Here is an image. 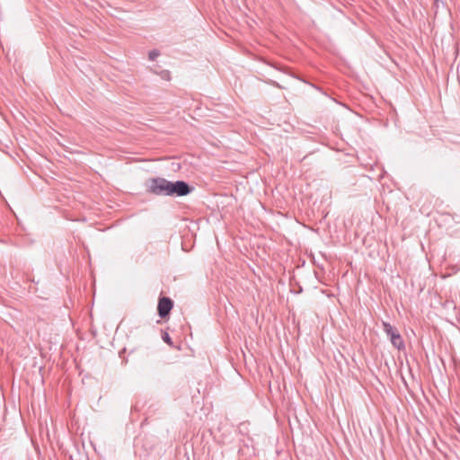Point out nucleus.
Returning a JSON list of instances; mask_svg holds the SVG:
<instances>
[{
	"label": "nucleus",
	"mask_w": 460,
	"mask_h": 460,
	"mask_svg": "<svg viewBox=\"0 0 460 460\" xmlns=\"http://www.w3.org/2000/svg\"><path fill=\"white\" fill-rule=\"evenodd\" d=\"M383 330L390 338L391 343L394 348L399 350L405 348L404 341L395 327L392 326L389 323L383 322Z\"/></svg>",
	"instance_id": "2"
},
{
	"label": "nucleus",
	"mask_w": 460,
	"mask_h": 460,
	"mask_svg": "<svg viewBox=\"0 0 460 460\" xmlns=\"http://www.w3.org/2000/svg\"><path fill=\"white\" fill-rule=\"evenodd\" d=\"M169 195L168 196H176V197H182L186 196L192 192L194 190V187L190 186L189 183H187L184 181H170L169 185Z\"/></svg>",
	"instance_id": "3"
},
{
	"label": "nucleus",
	"mask_w": 460,
	"mask_h": 460,
	"mask_svg": "<svg viewBox=\"0 0 460 460\" xmlns=\"http://www.w3.org/2000/svg\"><path fill=\"white\" fill-rule=\"evenodd\" d=\"M159 55H160L159 50L153 49V50L149 51L148 58L150 60H155Z\"/></svg>",
	"instance_id": "6"
},
{
	"label": "nucleus",
	"mask_w": 460,
	"mask_h": 460,
	"mask_svg": "<svg viewBox=\"0 0 460 460\" xmlns=\"http://www.w3.org/2000/svg\"><path fill=\"white\" fill-rule=\"evenodd\" d=\"M161 76L163 79L170 80V72L167 70H164L161 73Z\"/></svg>",
	"instance_id": "7"
},
{
	"label": "nucleus",
	"mask_w": 460,
	"mask_h": 460,
	"mask_svg": "<svg viewBox=\"0 0 460 460\" xmlns=\"http://www.w3.org/2000/svg\"><path fill=\"white\" fill-rule=\"evenodd\" d=\"M173 307V301L167 296H162L158 300L157 312L161 318H165L169 315Z\"/></svg>",
	"instance_id": "4"
},
{
	"label": "nucleus",
	"mask_w": 460,
	"mask_h": 460,
	"mask_svg": "<svg viewBox=\"0 0 460 460\" xmlns=\"http://www.w3.org/2000/svg\"><path fill=\"white\" fill-rule=\"evenodd\" d=\"M162 339L166 344L172 346V341L168 332H163Z\"/></svg>",
	"instance_id": "5"
},
{
	"label": "nucleus",
	"mask_w": 460,
	"mask_h": 460,
	"mask_svg": "<svg viewBox=\"0 0 460 460\" xmlns=\"http://www.w3.org/2000/svg\"><path fill=\"white\" fill-rule=\"evenodd\" d=\"M170 181L162 177L152 178L146 182V190L156 196H168Z\"/></svg>",
	"instance_id": "1"
}]
</instances>
